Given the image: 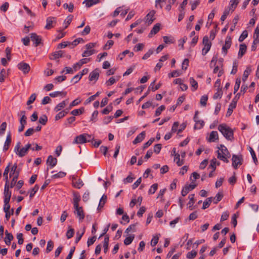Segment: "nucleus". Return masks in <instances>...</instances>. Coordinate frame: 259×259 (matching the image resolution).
<instances>
[{
  "label": "nucleus",
  "instance_id": "f257e3e1",
  "mask_svg": "<svg viewBox=\"0 0 259 259\" xmlns=\"http://www.w3.org/2000/svg\"><path fill=\"white\" fill-rule=\"evenodd\" d=\"M218 129L227 140L231 141L233 139V131L226 124H220Z\"/></svg>",
  "mask_w": 259,
  "mask_h": 259
},
{
  "label": "nucleus",
  "instance_id": "f03ea898",
  "mask_svg": "<svg viewBox=\"0 0 259 259\" xmlns=\"http://www.w3.org/2000/svg\"><path fill=\"white\" fill-rule=\"evenodd\" d=\"M219 149L218 158L226 163L229 162L228 158L230 157V154L227 148L224 145H221Z\"/></svg>",
  "mask_w": 259,
  "mask_h": 259
},
{
  "label": "nucleus",
  "instance_id": "7ed1b4c3",
  "mask_svg": "<svg viewBox=\"0 0 259 259\" xmlns=\"http://www.w3.org/2000/svg\"><path fill=\"white\" fill-rule=\"evenodd\" d=\"M202 44L204 45V47L202 50V55L205 56L210 50L212 44L209 40V38L207 36L203 37Z\"/></svg>",
  "mask_w": 259,
  "mask_h": 259
},
{
  "label": "nucleus",
  "instance_id": "20e7f679",
  "mask_svg": "<svg viewBox=\"0 0 259 259\" xmlns=\"http://www.w3.org/2000/svg\"><path fill=\"white\" fill-rule=\"evenodd\" d=\"M232 166L235 169L242 164L243 158L241 155L233 154L232 158Z\"/></svg>",
  "mask_w": 259,
  "mask_h": 259
},
{
  "label": "nucleus",
  "instance_id": "39448f33",
  "mask_svg": "<svg viewBox=\"0 0 259 259\" xmlns=\"http://www.w3.org/2000/svg\"><path fill=\"white\" fill-rule=\"evenodd\" d=\"M21 143L18 142L14 148V152L20 157H24L28 152L24 147L20 148Z\"/></svg>",
  "mask_w": 259,
  "mask_h": 259
},
{
  "label": "nucleus",
  "instance_id": "423d86ee",
  "mask_svg": "<svg viewBox=\"0 0 259 259\" xmlns=\"http://www.w3.org/2000/svg\"><path fill=\"white\" fill-rule=\"evenodd\" d=\"M74 213L78 218L79 222H82L84 218V213L83 208L81 206H78L77 207H74Z\"/></svg>",
  "mask_w": 259,
  "mask_h": 259
},
{
  "label": "nucleus",
  "instance_id": "0eeeda50",
  "mask_svg": "<svg viewBox=\"0 0 259 259\" xmlns=\"http://www.w3.org/2000/svg\"><path fill=\"white\" fill-rule=\"evenodd\" d=\"M232 44L231 37L230 36H227L225 39V44L222 47V54L225 56L227 55L228 50L230 49Z\"/></svg>",
  "mask_w": 259,
  "mask_h": 259
},
{
  "label": "nucleus",
  "instance_id": "6e6552de",
  "mask_svg": "<svg viewBox=\"0 0 259 259\" xmlns=\"http://www.w3.org/2000/svg\"><path fill=\"white\" fill-rule=\"evenodd\" d=\"M196 187V185L195 183V181H192L191 184L188 185H186L183 187L181 194L183 196H185L191 190H193Z\"/></svg>",
  "mask_w": 259,
  "mask_h": 259
},
{
  "label": "nucleus",
  "instance_id": "1a4fd4ad",
  "mask_svg": "<svg viewBox=\"0 0 259 259\" xmlns=\"http://www.w3.org/2000/svg\"><path fill=\"white\" fill-rule=\"evenodd\" d=\"M18 68L21 70L24 74L28 73L30 70V67L29 65L24 62H21L17 65Z\"/></svg>",
  "mask_w": 259,
  "mask_h": 259
},
{
  "label": "nucleus",
  "instance_id": "9d476101",
  "mask_svg": "<svg viewBox=\"0 0 259 259\" xmlns=\"http://www.w3.org/2000/svg\"><path fill=\"white\" fill-rule=\"evenodd\" d=\"M21 171V169L18 168L17 164L16 163H14L13 165H10V177H12V176H15L16 175H19Z\"/></svg>",
  "mask_w": 259,
  "mask_h": 259
},
{
  "label": "nucleus",
  "instance_id": "9b49d317",
  "mask_svg": "<svg viewBox=\"0 0 259 259\" xmlns=\"http://www.w3.org/2000/svg\"><path fill=\"white\" fill-rule=\"evenodd\" d=\"M31 40L33 42L35 47L38 46L41 44V38L40 36L37 35L35 33H32L30 34Z\"/></svg>",
  "mask_w": 259,
  "mask_h": 259
},
{
  "label": "nucleus",
  "instance_id": "f8f14e48",
  "mask_svg": "<svg viewBox=\"0 0 259 259\" xmlns=\"http://www.w3.org/2000/svg\"><path fill=\"white\" fill-rule=\"evenodd\" d=\"M155 12L154 10L151 11L145 17V22L147 23L148 25L152 24L153 21L154 20V15Z\"/></svg>",
  "mask_w": 259,
  "mask_h": 259
},
{
  "label": "nucleus",
  "instance_id": "ddd939ff",
  "mask_svg": "<svg viewBox=\"0 0 259 259\" xmlns=\"http://www.w3.org/2000/svg\"><path fill=\"white\" fill-rule=\"evenodd\" d=\"M87 141L85 135L83 134L76 136L73 142V144H83L87 143Z\"/></svg>",
  "mask_w": 259,
  "mask_h": 259
},
{
  "label": "nucleus",
  "instance_id": "4468645a",
  "mask_svg": "<svg viewBox=\"0 0 259 259\" xmlns=\"http://www.w3.org/2000/svg\"><path fill=\"white\" fill-rule=\"evenodd\" d=\"M56 23V18L49 17L47 19V24L45 26L46 29H50L54 27V24Z\"/></svg>",
  "mask_w": 259,
  "mask_h": 259
},
{
  "label": "nucleus",
  "instance_id": "2eb2a0df",
  "mask_svg": "<svg viewBox=\"0 0 259 259\" xmlns=\"http://www.w3.org/2000/svg\"><path fill=\"white\" fill-rule=\"evenodd\" d=\"M68 103V99H66L59 103L54 109V111L55 112H58L59 111L61 110V109L65 108L66 105Z\"/></svg>",
  "mask_w": 259,
  "mask_h": 259
},
{
  "label": "nucleus",
  "instance_id": "dca6fc26",
  "mask_svg": "<svg viewBox=\"0 0 259 259\" xmlns=\"http://www.w3.org/2000/svg\"><path fill=\"white\" fill-rule=\"evenodd\" d=\"M10 186L5 184L4 188V200H10L11 197V191L9 190Z\"/></svg>",
  "mask_w": 259,
  "mask_h": 259
},
{
  "label": "nucleus",
  "instance_id": "f3484780",
  "mask_svg": "<svg viewBox=\"0 0 259 259\" xmlns=\"http://www.w3.org/2000/svg\"><path fill=\"white\" fill-rule=\"evenodd\" d=\"M99 77V73L98 69H96L91 72L89 75V80L90 81H97Z\"/></svg>",
  "mask_w": 259,
  "mask_h": 259
},
{
  "label": "nucleus",
  "instance_id": "a211bd4d",
  "mask_svg": "<svg viewBox=\"0 0 259 259\" xmlns=\"http://www.w3.org/2000/svg\"><path fill=\"white\" fill-rule=\"evenodd\" d=\"M247 47L244 44L240 45L239 50L238 54V58L240 59L245 54L246 51Z\"/></svg>",
  "mask_w": 259,
  "mask_h": 259
},
{
  "label": "nucleus",
  "instance_id": "6ab92c4d",
  "mask_svg": "<svg viewBox=\"0 0 259 259\" xmlns=\"http://www.w3.org/2000/svg\"><path fill=\"white\" fill-rule=\"evenodd\" d=\"M10 165L11 163H9L8 165L5 169L4 172L3 173V177H4V180L5 181V184L7 185H9V179H8V173L10 169Z\"/></svg>",
  "mask_w": 259,
  "mask_h": 259
},
{
  "label": "nucleus",
  "instance_id": "aec40b11",
  "mask_svg": "<svg viewBox=\"0 0 259 259\" xmlns=\"http://www.w3.org/2000/svg\"><path fill=\"white\" fill-rule=\"evenodd\" d=\"M145 137V132H142L139 134L135 139L133 141V143L134 144H137L141 142Z\"/></svg>",
  "mask_w": 259,
  "mask_h": 259
},
{
  "label": "nucleus",
  "instance_id": "412c9836",
  "mask_svg": "<svg viewBox=\"0 0 259 259\" xmlns=\"http://www.w3.org/2000/svg\"><path fill=\"white\" fill-rule=\"evenodd\" d=\"M57 162V159L56 158L53 157L52 155H50L48 156L47 163L51 167H54Z\"/></svg>",
  "mask_w": 259,
  "mask_h": 259
},
{
  "label": "nucleus",
  "instance_id": "4be33fe9",
  "mask_svg": "<svg viewBox=\"0 0 259 259\" xmlns=\"http://www.w3.org/2000/svg\"><path fill=\"white\" fill-rule=\"evenodd\" d=\"M236 104L237 101H235L234 99H233L229 106V108L227 112V116H230L232 114L234 109H235L236 107Z\"/></svg>",
  "mask_w": 259,
  "mask_h": 259
},
{
  "label": "nucleus",
  "instance_id": "5701e85b",
  "mask_svg": "<svg viewBox=\"0 0 259 259\" xmlns=\"http://www.w3.org/2000/svg\"><path fill=\"white\" fill-rule=\"evenodd\" d=\"M80 201V196L78 193H73V207L79 206V202Z\"/></svg>",
  "mask_w": 259,
  "mask_h": 259
},
{
  "label": "nucleus",
  "instance_id": "b1692460",
  "mask_svg": "<svg viewBox=\"0 0 259 259\" xmlns=\"http://www.w3.org/2000/svg\"><path fill=\"white\" fill-rule=\"evenodd\" d=\"M6 238L5 239V242L7 245H10L11 244V241L13 239L14 237L13 235L9 233L7 230L5 232Z\"/></svg>",
  "mask_w": 259,
  "mask_h": 259
},
{
  "label": "nucleus",
  "instance_id": "393cba45",
  "mask_svg": "<svg viewBox=\"0 0 259 259\" xmlns=\"http://www.w3.org/2000/svg\"><path fill=\"white\" fill-rule=\"evenodd\" d=\"M67 95V92L65 91H56L51 93L49 94V96L52 98H55L59 96H61L63 97H66Z\"/></svg>",
  "mask_w": 259,
  "mask_h": 259
},
{
  "label": "nucleus",
  "instance_id": "a878e982",
  "mask_svg": "<svg viewBox=\"0 0 259 259\" xmlns=\"http://www.w3.org/2000/svg\"><path fill=\"white\" fill-rule=\"evenodd\" d=\"M195 195L194 194H191L189 195V201L187 204V205L188 206V208L190 210H192L193 209V205L195 203V199H194Z\"/></svg>",
  "mask_w": 259,
  "mask_h": 259
},
{
  "label": "nucleus",
  "instance_id": "bb28decb",
  "mask_svg": "<svg viewBox=\"0 0 259 259\" xmlns=\"http://www.w3.org/2000/svg\"><path fill=\"white\" fill-rule=\"evenodd\" d=\"M62 55H63V52L62 51L55 52L50 55V59L51 60H56V59L61 57L62 56Z\"/></svg>",
  "mask_w": 259,
  "mask_h": 259
},
{
  "label": "nucleus",
  "instance_id": "cd10ccee",
  "mask_svg": "<svg viewBox=\"0 0 259 259\" xmlns=\"http://www.w3.org/2000/svg\"><path fill=\"white\" fill-rule=\"evenodd\" d=\"M89 61L90 59L89 58L82 59L73 65V68L76 70L77 67L80 68L83 64L87 63Z\"/></svg>",
  "mask_w": 259,
  "mask_h": 259
},
{
  "label": "nucleus",
  "instance_id": "c85d7f7f",
  "mask_svg": "<svg viewBox=\"0 0 259 259\" xmlns=\"http://www.w3.org/2000/svg\"><path fill=\"white\" fill-rule=\"evenodd\" d=\"M218 134L216 131H212L209 135L208 141L209 142H215V140H218Z\"/></svg>",
  "mask_w": 259,
  "mask_h": 259
},
{
  "label": "nucleus",
  "instance_id": "c756f323",
  "mask_svg": "<svg viewBox=\"0 0 259 259\" xmlns=\"http://www.w3.org/2000/svg\"><path fill=\"white\" fill-rule=\"evenodd\" d=\"M160 26L159 23L155 24L151 30L149 36L151 37L152 35L156 34L160 30Z\"/></svg>",
  "mask_w": 259,
  "mask_h": 259
},
{
  "label": "nucleus",
  "instance_id": "7c9ffc66",
  "mask_svg": "<svg viewBox=\"0 0 259 259\" xmlns=\"http://www.w3.org/2000/svg\"><path fill=\"white\" fill-rule=\"evenodd\" d=\"M11 135L10 134H9L7 136L6 140L5 142V144H4V148H3L4 150L7 151L9 149V146L11 144Z\"/></svg>",
  "mask_w": 259,
  "mask_h": 259
},
{
  "label": "nucleus",
  "instance_id": "2f4dec72",
  "mask_svg": "<svg viewBox=\"0 0 259 259\" xmlns=\"http://www.w3.org/2000/svg\"><path fill=\"white\" fill-rule=\"evenodd\" d=\"M155 80H154V81H153L150 85V86L148 88V90H151L153 92H154L156 90L159 89L161 85V83H158L157 84H156L155 87H154V84H155Z\"/></svg>",
  "mask_w": 259,
  "mask_h": 259
},
{
  "label": "nucleus",
  "instance_id": "473e14b6",
  "mask_svg": "<svg viewBox=\"0 0 259 259\" xmlns=\"http://www.w3.org/2000/svg\"><path fill=\"white\" fill-rule=\"evenodd\" d=\"M100 0H84V3H86V6L88 8L92 7L94 5L97 4L99 3Z\"/></svg>",
  "mask_w": 259,
  "mask_h": 259
},
{
  "label": "nucleus",
  "instance_id": "72a5a7b5",
  "mask_svg": "<svg viewBox=\"0 0 259 259\" xmlns=\"http://www.w3.org/2000/svg\"><path fill=\"white\" fill-rule=\"evenodd\" d=\"M223 197V195L222 192L218 193L216 196L214 198H212L213 203L214 204H217L219 201H220L222 199Z\"/></svg>",
  "mask_w": 259,
  "mask_h": 259
},
{
  "label": "nucleus",
  "instance_id": "f704fd0d",
  "mask_svg": "<svg viewBox=\"0 0 259 259\" xmlns=\"http://www.w3.org/2000/svg\"><path fill=\"white\" fill-rule=\"evenodd\" d=\"M212 197L207 198L204 201L202 208L203 209H205L208 208L210 206V205L212 202Z\"/></svg>",
  "mask_w": 259,
  "mask_h": 259
},
{
  "label": "nucleus",
  "instance_id": "c9c22d12",
  "mask_svg": "<svg viewBox=\"0 0 259 259\" xmlns=\"http://www.w3.org/2000/svg\"><path fill=\"white\" fill-rule=\"evenodd\" d=\"M190 83L191 86L193 88V89L192 90L193 91L197 89L198 87V83L193 77L190 78Z\"/></svg>",
  "mask_w": 259,
  "mask_h": 259
},
{
  "label": "nucleus",
  "instance_id": "e433bc0d",
  "mask_svg": "<svg viewBox=\"0 0 259 259\" xmlns=\"http://www.w3.org/2000/svg\"><path fill=\"white\" fill-rule=\"evenodd\" d=\"M239 2V0H231L229 9L232 10V11H233L237 7Z\"/></svg>",
  "mask_w": 259,
  "mask_h": 259
},
{
  "label": "nucleus",
  "instance_id": "4c0bfd02",
  "mask_svg": "<svg viewBox=\"0 0 259 259\" xmlns=\"http://www.w3.org/2000/svg\"><path fill=\"white\" fill-rule=\"evenodd\" d=\"M109 240V237L108 236H106L104 238V243H103V247L104 250V252H106L108 249V243Z\"/></svg>",
  "mask_w": 259,
  "mask_h": 259
},
{
  "label": "nucleus",
  "instance_id": "58836bf2",
  "mask_svg": "<svg viewBox=\"0 0 259 259\" xmlns=\"http://www.w3.org/2000/svg\"><path fill=\"white\" fill-rule=\"evenodd\" d=\"M107 199V197L105 195H103L100 200V202L98 206V208H102L105 204Z\"/></svg>",
  "mask_w": 259,
  "mask_h": 259
},
{
  "label": "nucleus",
  "instance_id": "ea45409f",
  "mask_svg": "<svg viewBox=\"0 0 259 259\" xmlns=\"http://www.w3.org/2000/svg\"><path fill=\"white\" fill-rule=\"evenodd\" d=\"M73 185L75 188L80 189L83 185V183L80 179H78L76 182H73Z\"/></svg>",
  "mask_w": 259,
  "mask_h": 259
},
{
  "label": "nucleus",
  "instance_id": "a19ab883",
  "mask_svg": "<svg viewBox=\"0 0 259 259\" xmlns=\"http://www.w3.org/2000/svg\"><path fill=\"white\" fill-rule=\"evenodd\" d=\"M96 53V51L95 50H87L84 51L82 54V57H88V56H90L94 54H95Z\"/></svg>",
  "mask_w": 259,
  "mask_h": 259
},
{
  "label": "nucleus",
  "instance_id": "79ce46f5",
  "mask_svg": "<svg viewBox=\"0 0 259 259\" xmlns=\"http://www.w3.org/2000/svg\"><path fill=\"white\" fill-rule=\"evenodd\" d=\"M19 175H16L15 176H13V178H12V180L10 183V185H9V186H10V188H12L13 187H14L16 183H17V180L19 178Z\"/></svg>",
  "mask_w": 259,
  "mask_h": 259
},
{
  "label": "nucleus",
  "instance_id": "37998d69",
  "mask_svg": "<svg viewBox=\"0 0 259 259\" xmlns=\"http://www.w3.org/2000/svg\"><path fill=\"white\" fill-rule=\"evenodd\" d=\"M241 83V79L237 78L234 88V93H236L239 90Z\"/></svg>",
  "mask_w": 259,
  "mask_h": 259
},
{
  "label": "nucleus",
  "instance_id": "c03bdc74",
  "mask_svg": "<svg viewBox=\"0 0 259 259\" xmlns=\"http://www.w3.org/2000/svg\"><path fill=\"white\" fill-rule=\"evenodd\" d=\"M197 255V252L195 250H192L190 252H189L187 254V258L188 259H193L196 257Z\"/></svg>",
  "mask_w": 259,
  "mask_h": 259
},
{
  "label": "nucleus",
  "instance_id": "a18cd8bd",
  "mask_svg": "<svg viewBox=\"0 0 259 259\" xmlns=\"http://www.w3.org/2000/svg\"><path fill=\"white\" fill-rule=\"evenodd\" d=\"M73 16L72 15H70L67 17L66 19L64 21L65 28H67L68 25L70 24L73 19Z\"/></svg>",
  "mask_w": 259,
  "mask_h": 259
},
{
  "label": "nucleus",
  "instance_id": "49530a36",
  "mask_svg": "<svg viewBox=\"0 0 259 259\" xmlns=\"http://www.w3.org/2000/svg\"><path fill=\"white\" fill-rule=\"evenodd\" d=\"M223 95V92L221 89L219 88L218 89L217 92L214 94L213 98L217 99L218 98H221Z\"/></svg>",
  "mask_w": 259,
  "mask_h": 259
},
{
  "label": "nucleus",
  "instance_id": "de8ad7c7",
  "mask_svg": "<svg viewBox=\"0 0 259 259\" xmlns=\"http://www.w3.org/2000/svg\"><path fill=\"white\" fill-rule=\"evenodd\" d=\"M250 71L251 69H250L248 67L247 68V69L244 71L242 77V80L243 81H245L247 79Z\"/></svg>",
  "mask_w": 259,
  "mask_h": 259
},
{
  "label": "nucleus",
  "instance_id": "09e8293b",
  "mask_svg": "<svg viewBox=\"0 0 259 259\" xmlns=\"http://www.w3.org/2000/svg\"><path fill=\"white\" fill-rule=\"evenodd\" d=\"M134 179L135 178L132 177V174L131 173L129 176H128L125 179H123V182L125 184L127 183H131L133 182Z\"/></svg>",
  "mask_w": 259,
  "mask_h": 259
},
{
  "label": "nucleus",
  "instance_id": "8fccbe9b",
  "mask_svg": "<svg viewBox=\"0 0 259 259\" xmlns=\"http://www.w3.org/2000/svg\"><path fill=\"white\" fill-rule=\"evenodd\" d=\"M54 246V243L52 240H50L47 243V247L46 248V252L49 253L50 252L53 248Z\"/></svg>",
  "mask_w": 259,
  "mask_h": 259
},
{
  "label": "nucleus",
  "instance_id": "3c124183",
  "mask_svg": "<svg viewBox=\"0 0 259 259\" xmlns=\"http://www.w3.org/2000/svg\"><path fill=\"white\" fill-rule=\"evenodd\" d=\"M39 189V186L38 185H35L34 187L31 190V192L30 193L29 197L30 198H32L36 192L38 191Z\"/></svg>",
  "mask_w": 259,
  "mask_h": 259
},
{
  "label": "nucleus",
  "instance_id": "603ef678",
  "mask_svg": "<svg viewBox=\"0 0 259 259\" xmlns=\"http://www.w3.org/2000/svg\"><path fill=\"white\" fill-rule=\"evenodd\" d=\"M196 124L194 126V128L200 129L204 125V121L202 120H198L197 122H195Z\"/></svg>",
  "mask_w": 259,
  "mask_h": 259
},
{
  "label": "nucleus",
  "instance_id": "864d4df0",
  "mask_svg": "<svg viewBox=\"0 0 259 259\" xmlns=\"http://www.w3.org/2000/svg\"><path fill=\"white\" fill-rule=\"evenodd\" d=\"M158 188V184H154L151 186L150 189L148 191L149 194H154Z\"/></svg>",
  "mask_w": 259,
  "mask_h": 259
},
{
  "label": "nucleus",
  "instance_id": "5fc2aeb1",
  "mask_svg": "<svg viewBox=\"0 0 259 259\" xmlns=\"http://www.w3.org/2000/svg\"><path fill=\"white\" fill-rule=\"evenodd\" d=\"M134 239V235L126 237L124 240V243L126 245H130Z\"/></svg>",
  "mask_w": 259,
  "mask_h": 259
},
{
  "label": "nucleus",
  "instance_id": "6e6d98bb",
  "mask_svg": "<svg viewBox=\"0 0 259 259\" xmlns=\"http://www.w3.org/2000/svg\"><path fill=\"white\" fill-rule=\"evenodd\" d=\"M163 38L165 44H172L174 42V39L172 37L164 36Z\"/></svg>",
  "mask_w": 259,
  "mask_h": 259
},
{
  "label": "nucleus",
  "instance_id": "4d7b16f0",
  "mask_svg": "<svg viewBox=\"0 0 259 259\" xmlns=\"http://www.w3.org/2000/svg\"><path fill=\"white\" fill-rule=\"evenodd\" d=\"M249 151L250 152V154L251 155L252 158L253 160L254 163L256 165L257 163V159L256 157L255 153L253 149L251 147H249Z\"/></svg>",
  "mask_w": 259,
  "mask_h": 259
},
{
  "label": "nucleus",
  "instance_id": "13d9d810",
  "mask_svg": "<svg viewBox=\"0 0 259 259\" xmlns=\"http://www.w3.org/2000/svg\"><path fill=\"white\" fill-rule=\"evenodd\" d=\"M48 121V117L46 115H43L41 117H39V122L42 125L46 124Z\"/></svg>",
  "mask_w": 259,
  "mask_h": 259
},
{
  "label": "nucleus",
  "instance_id": "bf43d9fd",
  "mask_svg": "<svg viewBox=\"0 0 259 259\" xmlns=\"http://www.w3.org/2000/svg\"><path fill=\"white\" fill-rule=\"evenodd\" d=\"M66 174L63 171H59L58 173L53 175L52 178L54 179L63 178L66 176Z\"/></svg>",
  "mask_w": 259,
  "mask_h": 259
},
{
  "label": "nucleus",
  "instance_id": "052dcab7",
  "mask_svg": "<svg viewBox=\"0 0 259 259\" xmlns=\"http://www.w3.org/2000/svg\"><path fill=\"white\" fill-rule=\"evenodd\" d=\"M182 73L178 70H174L171 73L168 74L169 77H175L180 76Z\"/></svg>",
  "mask_w": 259,
  "mask_h": 259
},
{
  "label": "nucleus",
  "instance_id": "680f3d73",
  "mask_svg": "<svg viewBox=\"0 0 259 259\" xmlns=\"http://www.w3.org/2000/svg\"><path fill=\"white\" fill-rule=\"evenodd\" d=\"M247 31L246 30L243 31L239 38V41L240 42L243 41L247 37Z\"/></svg>",
  "mask_w": 259,
  "mask_h": 259
},
{
  "label": "nucleus",
  "instance_id": "e2e57ef3",
  "mask_svg": "<svg viewBox=\"0 0 259 259\" xmlns=\"http://www.w3.org/2000/svg\"><path fill=\"white\" fill-rule=\"evenodd\" d=\"M165 108V107L164 105L160 106L156 110L155 115L156 116L160 115L161 113V112L163 111Z\"/></svg>",
  "mask_w": 259,
  "mask_h": 259
},
{
  "label": "nucleus",
  "instance_id": "0e129e2a",
  "mask_svg": "<svg viewBox=\"0 0 259 259\" xmlns=\"http://www.w3.org/2000/svg\"><path fill=\"white\" fill-rule=\"evenodd\" d=\"M175 161H176L177 165L179 166L183 164V161L182 160H180V155L179 154H176L175 155Z\"/></svg>",
  "mask_w": 259,
  "mask_h": 259
},
{
  "label": "nucleus",
  "instance_id": "69168bd1",
  "mask_svg": "<svg viewBox=\"0 0 259 259\" xmlns=\"http://www.w3.org/2000/svg\"><path fill=\"white\" fill-rule=\"evenodd\" d=\"M159 240V236L157 235L153 236L151 241V245L152 246H155L158 243Z\"/></svg>",
  "mask_w": 259,
  "mask_h": 259
},
{
  "label": "nucleus",
  "instance_id": "338daca9",
  "mask_svg": "<svg viewBox=\"0 0 259 259\" xmlns=\"http://www.w3.org/2000/svg\"><path fill=\"white\" fill-rule=\"evenodd\" d=\"M7 127V123L6 122H3L0 125V135L4 134Z\"/></svg>",
  "mask_w": 259,
  "mask_h": 259
},
{
  "label": "nucleus",
  "instance_id": "774afa93",
  "mask_svg": "<svg viewBox=\"0 0 259 259\" xmlns=\"http://www.w3.org/2000/svg\"><path fill=\"white\" fill-rule=\"evenodd\" d=\"M144 47V45L142 43H139L136 45L134 48V51L136 52L142 51Z\"/></svg>",
  "mask_w": 259,
  "mask_h": 259
}]
</instances>
